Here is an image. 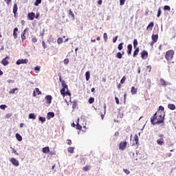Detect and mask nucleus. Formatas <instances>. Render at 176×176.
I'll list each match as a JSON object with an SVG mask.
<instances>
[{
    "label": "nucleus",
    "instance_id": "obj_1",
    "mask_svg": "<svg viewBox=\"0 0 176 176\" xmlns=\"http://www.w3.org/2000/svg\"><path fill=\"white\" fill-rule=\"evenodd\" d=\"M151 124H160L164 123V114L160 111H157L151 118Z\"/></svg>",
    "mask_w": 176,
    "mask_h": 176
},
{
    "label": "nucleus",
    "instance_id": "obj_15",
    "mask_svg": "<svg viewBox=\"0 0 176 176\" xmlns=\"http://www.w3.org/2000/svg\"><path fill=\"white\" fill-rule=\"evenodd\" d=\"M25 32H27V28H25L21 34V41L22 42H24V41H25Z\"/></svg>",
    "mask_w": 176,
    "mask_h": 176
},
{
    "label": "nucleus",
    "instance_id": "obj_49",
    "mask_svg": "<svg viewBox=\"0 0 176 176\" xmlns=\"http://www.w3.org/2000/svg\"><path fill=\"white\" fill-rule=\"evenodd\" d=\"M76 126L77 130H82V125L79 124V123H77Z\"/></svg>",
    "mask_w": 176,
    "mask_h": 176
},
{
    "label": "nucleus",
    "instance_id": "obj_31",
    "mask_svg": "<svg viewBox=\"0 0 176 176\" xmlns=\"http://www.w3.org/2000/svg\"><path fill=\"white\" fill-rule=\"evenodd\" d=\"M16 138L19 141H23V137H21L19 133H16Z\"/></svg>",
    "mask_w": 176,
    "mask_h": 176
},
{
    "label": "nucleus",
    "instance_id": "obj_46",
    "mask_svg": "<svg viewBox=\"0 0 176 176\" xmlns=\"http://www.w3.org/2000/svg\"><path fill=\"white\" fill-rule=\"evenodd\" d=\"M126 76H123L122 78L120 80V83L123 85V83L126 82Z\"/></svg>",
    "mask_w": 176,
    "mask_h": 176
},
{
    "label": "nucleus",
    "instance_id": "obj_43",
    "mask_svg": "<svg viewBox=\"0 0 176 176\" xmlns=\"http://www.w3.org/2000/svg\"><path fill=\"white\" fill-rule=\"evenodd\" d=\"M57 43H58V45H61V43H63V38L59 37L57 40Z\"/></svg>",
    "mask_w": 176,
    "mask_h": 176
},
{
    "label": "nucleus",
    "instance_id": "obj_61",
    "mask_svg": "<svg viewBox=\"0 0 176 176\" xmlns=\"http://www.w3.org/2000/svg\"><path fill=\"white\" fill-rule=\"evenodd\" d=\"M4 1L7 3V5H10V2H12V0H4Z\"/></svg>",
    "mask_w": 176,
    "mask_h": 176
},
{
    "label": "nucleus",
    "instance_id": "obj_63",
    "mask_svg": "<svg viewBox=\"0 0 176 176\" xmlns=\"http://www.w3.org/2000/svg\"><path fill=\"white\" fill-rule=\"evenodd\" d=\"M98 5H102V0H98Z\"/></svg>",
    "mask_w": 176,
    "mask_h": 176
},
{
    "label": "nucleus",
    "instance_id": "obj_4",
    "mask_svg": "<svg viewBox=\"0 0 176 176\" xmlns=\"http://www.w3.org/2000/svg\"><path fill=\"white\" fill-rule=\"evenodd\" d=\"M152 41L150 43L151 46H153L156 42H157L159 39V35L158 34H152L151 36Z\"/></svg>",
    "mask_w": 176,
    "mask_h": 176
},
{
    "label": "nucleus",
    "instance_id": "obj_7",
    "mask_svg": "<svg viewBox=\"0 0 176 176\" xmlns=\"http://www.w3.org/2000/svg\"><path fill=\"white\" fill-rule=\"evenodd\" d=\"M45 98L46 104H47V105H50V104H52V100H53V97H52L50 95H47Z\"/></svg>",
    "mask_w": 176,
    "mask_h": 176
},
{
    "label": "nucleus",
    "instance_id": "obj_28",
    "mask_svg": "<svg viewBox=\"0 0 176 176\" xmlns=\"http://www.w3.org/2000/svg\"><path fill=\"white\" fill-rule=\"evenodd\" d=\"M29 119H36V115H35V113L29 114Z\"/></svg>",
    "mask_w": 176,
    "mask_h": 176
},
{
    "label": "nucleus",
    "instance_id": "obj_59",
    "mask_svg": "<svg viewBox=\"0 0 176 176\" xmlns=\"http://www.w3.org/2000/svg\"><path fill=\"white\" fill-rule=\"evenodd\" d=\"M34 71H41V67L36 66L34 67Z\"/></svg>",
    "mask_w": 176,
    "mask_h": 176
},
{
    "label": "nucleus",
    "instance_id": "obj_64",
    "mask_svg": "<svg viewBox=\"0 0 176 176\" xmlns=\"http://www.w3.org/2000/svg\"><path fill=\"white\" fill-rule=\"evenodd\" d=\"M34 17H35V19H38L39 18V12H37Z\"/></svg>",
    "mask_w": 176,
    "mask_h": 176
},
{
    "label": "nucleus",
    "instance_id": "obj_38",
    "mask_svg": "<svg viewBox=\"0 0 176 176\" xmlns=\"http://www.w3.org/2000/svg\"><path fill=\"white\" fill-rule=\"evenodd\" d=\"M161 15H162V8H159L157 14V17H160Z\"/></svg>",
    "mask_w": 176,
    "mask_h": 176
},
{
    "label": "nucleus",
    "instance_id": "obj_20",
    "mask_svg": "<svg viewBox=\"0 0 176 176\" xmlns=\"http://www.w3.org/2000/svg\"><path fill=\"white\" fill-rule=\"evenodd\" d=\"M168 109H170V111H174L175 109V105L174 104H168Z\"/></svg>",
    "mask_w": 176,
    "mask_h": 176
},
{
    "label": "nucleus",
    "instance_id": "obj_45",
    "mask_svg": "<svg viewBox=\"0 0 176 176\" xmlns=\"http://www.w3.org/2000/svg\"><path fill=\"white\" fill-rule=\"evenodd\" d=\"M88 102H89V104H93V102H94V98L91 97V98L89 99Z\"/></svg>",
    "mask_w": 176,
    "mask_h": 176
},
{
    "label": "nucleus",
    "instance_id": "obj_56",
    "mask_svg": "<svg viewBox=\"0 0 176 176\" xmlns=\"http://www.w3.org/2000/svg\"><path fill=\"white\" fill-rule=\"evenodd\" d=\"M67 145H72V140L67 139Z\"/></svg>",
    "mask_w": 176,
    "mask_h": 176
},
{
    "label": "nucleus",
    "instance_id": "obj_10",
    "mask_svg": "<svg viewBox=\"0 0 176 176\" xmlns=\"http://www.w3.org/2000/svg\"><path fill=\"white\" fill-rule=\"evenodd\" d=\"M160 82L162 87H166V86H168V85H170V83L167 82V81L164 80L163 78H160Z\"/></svg>",
    "mask_w": 176,
    "mask_h": 176
},
{
    "label": "nucleus",
    "instance_id": "obj_11",
    "mask_svg": "<svg viewBox=\"0 0 176 176\" xmlns=\"http://www.w3.org/2000/svg\"><path fill=\"white\" fill-rule=\"evenodd\" d=\"M17 10H19V8L17 7V3H14L13 6V13H14V17H17Z\"/></svg>",
    "mask_w": 176,
    "mask_h": 176
},
{
    "label": "nucleus",
    "instance_id": "obj_6",
    "mask_svg": "<svg viewBox=\"0 0 176 176\" xmlns=\"http://www.w3.org/2000/svg\"><path fill=\"white\" fill-rule=\"evenodd\" d=\"M16 65H20L21 64H28V59H19L16 63Z\"/></svg>",
    "mask_w": 176,
    "mask_h": 176
},
{
    "label": "nucleus",
    "instance_id": "obj_36",
    "mask_svg": "<svg viewBox=\"0 0 176 176\" xmlns=\"http://www.w3.org/2000/svg\"><path fill=\"white\" fill-rule=\"evenodd\" d=\"M158 111H160V112H162V115H164V108L163 107V106H160Z\"/></svg>",
    "mask_w": 176,
    "mask_h": 176
},
{
    "label": "nucleus",
    "instance_id": "obj_62",
    "mask_svg": "<svg viewBox=\"0 0 176 176\" xmlns=\"http://www.w3.org/2000/svg\"><path fill=\"white\" fill-rule=\"evenodd\" d=\"M66 94H67V96H69V97H71V92H69V91H68V89H67V91H66Z\"/></svg>",
    "mask_w": 176,
    "mask_h": 176
},
{
    "label": "nucleus",
    "instance_id": "obj_9",
    "mask_svg": "<svg viewBox=\"0 0 176 176\" xmlns=\"http://www.w3.org/2000/svg\"><path fill=\"white\" fill-rule=\"evenodd\" d=\"M141 57H142V60H145L146 58H148V51L143 50L141 52Z\"/></svg>",
    "mask_w": 176,
    "mask_h": 176
},
{
    "label": "nucleus",
    "instance_id": "obj_41",
    "mask_svg": "<svg viewBox=\"0 0 176 176\" xmlns=\"http://www.w3.org/2000/svg\"><path fill=\"white\" fill-rule=\"evenodd\" d=\"M134 141L135 144H138V135L136 134L134 135Z\"/></svg>",
    "mask_w": 176,
    "mask_h": 176
},
{
    "label": "nucleus",
    "instance_id": "obj_26",
    "mask_svg": "<svg viewBox=\"0 0 176 176\" xmlns=\"http://www.w3.org/2000/svg\"><path fill=\"white\" fill-rule=\"evenodd\" d=\"M85 79L86 80H89L90 79V72L87 71L85 73Z\"/></svg>",
    "mask_w": 176,
    "mask_h": 176
},
{
    "label": "nucleus",
    "instance_id": "obj_51",
    "mask_svg": "<svg viewBox=\"0 0 176 176\" xmlns=\"http://www.w3.org/2000/svg\"><path fill=\"white\" fill-rule=\"evenodd\" d=\"M32 42L33 43H36V42H38V39L36 38V37H33V38H32Z\"/></svg>",
    "mask_w": 176,
    "mask_h": 176
},
{
    "label": "nucleus",
    "instance_id": "obj_44",
    "mask_svg": "<svg viewBox=\"0 0 176 176\" xmlns=\"http://www.w3.org/2000/svg\"><path fill=\"white\" fill-rule=\"evenodd\" d=\"M12 116H13V114L11 113H7V114L6 115V119H9V118H12Z\"/></svg>",
    "mask_w": 176,
    "mask_h": 176
},
{
    "label": "nucleus",
    "instance_id": "obj_16",
    "mask_svg": "<svg viewBox=\"0 0 176 176\" xmlns=\"http://www.w3.org/2000/svg\"><path fill=\"white\" fill-rule=\"evenodd\" d=\"M8 60H9V56H6L5 58H3L1 61V64H3V65H8V64H9V61H8Z\"/></svg>",
    "mask_w": 176,
    "mask_h": 176
},
{
    "label": "nucleus",
    "instance_id": "obj_50",
    "mask_svg": "<svg viewBox=\"0 0 176 176\" xmlns=\"http://www.w3.org/2000/svg\"><path fill=\"white\" fill-rule=\"evenodd\" d=\"M146 71H148V72H151V71H152V66L151 65H148V66H146Z\"/></svg>",
    "mask_w": 176,
    "mask_h": 176
},
{
    "label": "nucleus",
    "instance_id": "obj_2",
    "mask_svg": "<svg viewBox=\"0 0 176 176\" xmlns=\"http://www.w3.org/2000/svg\"><path fill=\"white\" fill-rule=\"evenodd\" d=\"M174 54H175V52L173 50H170L166 52L165 58L168 63H171V61H173Z\"/></svg>",
    "mask_w": 176,
    "mask_h": 176
},
{
    "label": "nucleus",
    "instance_id": "obj_18",
    "mask_svg": "<svg viewBox=\"0 0 176 176\" xmlns=\"http://www.w3.org/2000/svg\"><path fill=\"white\" fill-rule=\"evenodd\" d=\"M43 153H49L50 152V148L49 146H45L43 148Z\"/></svg>",
    "mask_w": 176,
    "mask_h": 176
},
{
    "label": "nucleus",
    "instance_id": "obj_13",
    "mask_svg": "<svg viewBox=\"0 0 176 176\" xmlns=\"http://www.w3.org/2000/svg\"><path fill=\"white\" fill-rule=\"evenodd\" d=\"M28 19L31 21L34 20V19H35V13L34 12H29L28 14Z\"/></svg>",
    "mask_w": 176,
    "mask_h": 176
},
{
    "label": "nucleus",
    "instance_id": "obj_34",
    "mask_svg": "<svg viewBox=\"0 0 176 176\" xmlns=\"http://www.w3.org/2000/svg\"><path fill=\"white\" fill-rule=\"evenodd\" d=\"M74 149L75 148L74 147H69L67 148V151L69 152V153H74Z\"/></svg>",
    "mask_w": 176,
    "mask_h": 176
},
{
    "label": "nucleus",
    "instance_id": "obj_21",
    "mask_svg": "<svg viewBox=\"0 0 176 176\" xmlns=\"http://www.w3.org/2000/svg\"><path fill=\"white\" fill-rule=\"evenodd\" d=\"M72 109H76V107H78V101L74 100L72 102Z\"/></svg>",
    "mask_w": 176,
    "mask_h": 176
},
{
    "label": "nucleus",
    "instance_id": "obj_57",
    "mask_svg": "<svg viewBox=\"0 0 176 176\" xmlns=\"http://www.w3.org/2000/svg\"><path fill=\"white\" fill-rule=\"evenodd\" d=\"M118 36H116L115 38H113V43H116V41H118Z\"/></svg>",
    "mask_w": 176,
    "mask_h": 176
},
{
    "label": "nucleus",
    "instance_id": "obj_39",
    "mask_svg": "<svg viewBox=\"0 0 176 176\" xmlns=\"http://www.w3.org/2000/svg\"><path fill=\"white\" fill-rule=\"evenodd\" d=\"M164 10H168V12H170V10H171V8H170L169 6H164Z\"/></svg>",
    "mask_w": 176,
    "mask_h": 176
},
{
    "label": "nucleus",
    "instance_id": "obj_8",
    "mask_svg": "<svg viewBox=\"0 0 176 176\" xmlns=\"http://www.w3.org/2000/svg\"><path fill=\"white\" fill-rule=\"evenodd\" d=\"M126 146H127V142H121L120 143L119 148L121 151H124V149H126Z\"/></svg>",
    "mask_w": 176,
    "mask_h": 176
},
{
    "label": "nucleus",
    "instance_id": "obj_40",
    "mask_svg": "<svg viewBox=\"0 0 176 176\" xmlns=\"http://www.w3.org/2000/svg\"><path fill=\"white\" fill-rule=\"evenodd\" d=\"M16 90H19V89H18V88L12 89L10 91V94H14Z\"/></svg>",
    "mask_w": 176,
    "mask_h": 176
},
{
    "label": "nucleus",
    "instance_id": "obj_33",
    "mask_svg": "<svg viewBox=\"0 0 176 176\" xmlns=\"http://www.w3.org/2000/svg\"><path fill=\"white\" fill-rule=\"evenodd\" d=\"M123 45H124V43H121L118 45V50H123Z\"/></svg>",
    "mask_w": 176,
    "mask_h": 176
},
{
    "label": "nucleus",
    "instance_id": "obj_48",
    "mask_svg": "<svg viewBox=\"0 0 176 176\" xmlns=\"http://www.w3.org/2000/svg\"><path fill=\"white\" fill-rule=\"evenodd\" d=\"M42 46H43V49L47 48V46L46 45V43L45 42V41H42Z\"/></svg>",
    "mask_w": 176,
    "mask_h": 176
},
{
    "label": "nucleus",
    "instance_id": "obj_32",
    "mask_svg": "<svg viewBox=\"0 0 176 176\" xmlns=\"http://www.w3.org/2000/svg\"><path fill=\"white\" fill-rule=\"evenodd\" d=\"M137 46H138V41H137V39H134L133 40V47H134V49H136Z\"/></svg>",
    "mask_w": 176,
    "mask_h": 176
},
{
    "label": "nucleus",
    "instance_id": "obj_17",
    "mask_svg": "<svg viewBox=\"0 0 176 176\" xmlns=\"http://www.w3.org/2000/svg\"><path fill=\"white\" fill-rule=\"evenodd\" d=\"M17 31H19L18 28H14L13 30V36L14 38L17 39Z\"/></svg>",
    "mask_w": 176,
    "mask_h": 176
},
{
    "label": "nucleus",
    "instance_id": "obj_24",
    "mask_svg": "<svg viewBox=\"0 0 176 176\" xmlns=\"http://www.w3.org/2000/svg\"><path fill=\"white\" fill-rule=\"evenodd\" d=\"M138 53H140V48L137 47L133 52V57H137V56L138 55Z\"/></svg>",
    "mask_w": 176,
    "mask_h": 176
},
{
    "label": "nucleus",
    "instance_id": "obj_29",
    "mask_svg": "<svg viewBox=\"0 0 176 176\" xmlns=\"http://www.w3.org/2000/svg\"><path fill=\"white\" fill-rule=\"evenodd\" d=\"M65 89H64V88H62L61 89H60V94L63 96V97H65V96H66V92H65Z\"/></svg>",
    "mask_w": 176,
    "mask_h": 176
},
{
    "label": "nucleus",
    "instance_id": "obj_23",
    "mask_svg": "<svg viewBox=\"0 0 176 176\" xmlns=\"http://www.w3.org/2000/svg\"><path fill=\"white\" fill-rule=\"evenodd\" d=\"M62 86H63L62 89H65L68 90V85L65 82V80L62 81Z\"/></svg>",
    "mask_w": 176,
    "mask_h": 176
},
{
    "label": "nucleus",
    "instance_id": "obj_19",
    "mask_svg": "<svg viewBox=\"0 0 176 176\" xmlns=\"http://www.w3.org/2000/svg\"><path fill=\"white\" fill-rule=\"evenodd\" d=\"M54 116V113L53 112H48L47 115V119L48 120H50L51 118H53Z\"/></svg>",
    "mask_w": 176,
    "mask_h": 176
},
{
    "label": "nucleus",
    "instance_id": "obj_5",
    "mask_svg": "<svg viewBox=\"0 0 176 176\" xmlns=\"http://www.w3.org/2000/svg\"><path fill=\"white\" fill-rule=\"evenodd\" d=\"M10 162L12 163V164H13V166H14L15 167H19L20 166V162H19V160H17L16 158L14 157H12L10 160Z\"/></svg>",
    "mask_w": 176,
    "mask_h": 176
},
{
    "label": "nucleus",
    "instance_id": "obj_25",
    "mask_svg": "<svg viewBox=\"0 0 176 176\" xmlns=\"http://www.w3.org/2000/svg\"><path fill=\"white\" fill-rule=\"evenodd\" d=\"M116 58H119L120 60L121 58H123V54H122V52H118L116 55Z\"/></svg>",
    "mask_w": 176,
    "mask_h": 176
},
{
    "label": "nucleus",
    "instance_id": "obj_3",
    "mask_svg": "<svg viewBox=\"0 0 176 176\" xmlns=\"http://www.w3.org/2000/svg\"><path fill=\"white\" fill-rule=\"evenodd\" d=\"M159 139L157 140V145L162 146L164 144V135L163 133H160L158 135Z\"/></svg>",
    "mask_w": 176,
    "mask_h": 176
},
{
    "label": "nucleus",
    "instance_id": "obj_12",
    "mask_svg": "<svg viewBox=\"0 0 176 176\" xmlns=\"http://www.w3.org/2000/svg\"><path fill=\"white\" fill-rule=\"evenodd\" d=\"M131 52H133V45L129 44L127 45V54H128V56H131Z\"/></svg>",
    "mask_w": 176,
    "mask_h": 176
},
{
    "label": "nucleus",
    "instance_id": "obj_22",
    "mask_svg": "<svg viewBox=\"0 0 176 176\" xmlns=\"http://www.w3.org/2000/svg\"><path fill=\"white\" fill-rule=\"evenodd\" d=\"M68 14H69V17L71 16L72 20H75V14H74L72 10H69Z\"/></svg>",
    "mask_w": 176,
    "mask_h": 176
},
{
    "label": "nucleus",
    "instance_id": "obj_27",
    "mask_svg": "<svg viewBox=\"0 0 176 176\" xmlns=\"http://www.w3.org/2000/svg\"><path fill=\"white\" fill-rule=\"evenodd\" d=\"M131 93V94H137V88H135V87H132Z\"/></svg>",
    "mask_w": 176,
    "mask_h": 176
},
{
    "label": "nucleus",
    "instance_id": "obj_58",
    "mask_svg": "<svg viewBox=\"0 0 176 176\" xmlns=\"http://www.w3.org/2000/svg\"><path fill=\"white\" fill-rule=\"evenodd\" d=\"M124 173H125V174H127V175H129V174H130V172L129 170L127 169H123Z\"/></svg>",
    "mask_w": 176,
    "mask_h": 176
},
{
    "label": "nucleus",
    "instance_id": "obj_37",
    "mask_svg": "<svg viewBox=\"0 0 176 176\" xmlns=\"http://www.w3.org/2000/svg\"><path fill=\"white\" fill-rule=\"evenodd\" d=\"M38 120H40V122H41L42 123H45V122H46V118H43V117H39Z\"/></svg>",
    "mask_w": 176,
    "mask_h": 176
},
{
    "label": "nucleus",
    "instance_id": "obj_47",
    "mask_svg": "<svg viewBox=\"0 0 176 176\" xmlns=\"http://www.w3.org/2000/svg\"><path fill=\"white\" fill-rule=\"evenodd\" d=\"M11 149H12V153H14L16 156H19V153H17V151L13 148L11 147Z\"/></svg>",
    "mask_w": 176,
    "mask_h": 176
},
{
    "label": "nucleus",
    "instance_id": "obj_55",
    "mask_svg": "<svg viewBox=\"0 0 176 176\" xmlns=\"http://www.w3.org/2000/svg\"><path fill=\"white\" fill-rule=\"evenodd\" d=\"M63 63L65 65H67V64H68V63H69V59L68 58H65L64 60H63Z\"/></svg>",
    "mask_w": 176,
    "mask_h": 176
},
{
    "label": "nucleus",
    "instance_id": "obj_14",
    "mask_svg": "<svg viewBox=\"0 0 176 176\" xmlns=\"http://www.w3.org/2000/svg\"><path fill=\"white\" fill-rule=\"evenodd\" d=\"M154 25H155V23H153V21H151V22L148 24V25L147 26L146 30H147V31H152V30H153Z\"/></svg>",
    "mask_w": 176,
    "mask_h": 176
},
{
    "label": "nucleus",
    "instance_id": "obj_60",
    "mask_svg": "<svg viewBox=\"0 0 176 176\" xmlns=\"http://www.w3.org/2000/svg\"><path fill=\"white\" fill-rule=\"evenodd\" d=\"M115 100H116V104H117L118 105H119V104H120L119 98H118V97H116V98H115Z\"/></svg>",
    "mask_w": 176,
    "mask_h": 176
},
{
    "label": "nucleus",
    "instance_id": "obj_54",
    "mask_svg": "<svg viewBox=\"0 0 176 176\" xmlns=\"http://www.w3.org/2000/svg\"><path fill=\"white\" fill-rule=\"evenodd\" d=\"M124 2H126V0H120V6H123V5H124Z\"/></svg>",
    "mask_w": 176,
    "mask_h": 176
},
{
    "label": "nucleus",
    "instance_id": "obj_53",
    "mask_svg": "<svg viewBox=\"0 0 176 176\" xmlns=\"http://www.w3.org/2000/svg\"><path fill=\"white\" fill-rule=\"evenodd\" d=\"M6 108H8V106H6V104L0 105V109H5Z\"/></svg>",
    "mask_w": 176,
    "mask_h": 176
},
{
    "label": "nucleus",
    "instance_id": "obj_42",
    "mask_svg": "<svg viewBox=\"0 0 176 176\" xmlns=\"http://www.w3.org/2000/svg\"><path fill=\"white\" fill-rule=\"evenodd\" d=\"M103 38L104 39V42H107V41H108V34L107 33H104Z\"/></svg>",
    "mask_w": 176,
    "mask_h": 176
},
{
    "label": "nucleus",
    "instance_id": "obj_30",
    "mask_svg": "<svg viewBox=\"0 0 176 176\" xmlns=\"http://www.w3.org/2000/svg\"><path fill=\"white\" fill-rule=\"evenodd\" d=\"M42 3V0H36L34 2V6H39Z\"/></svg>",
    "mask_w": 176,
    "mask_h": 176
},
{
    "label": "nucleus",
    "instance_id": "obj_52",
    "mask_svg": "<svg viewBox=\"0 0 176 176\" xmlns=\"http://www.w3.org/2000/svg\"><path fill=\"white\" fill-rule=\"evenodd\" d=\"M35 91H36V93H38V96L42 94V91H39V88H36Z\"/></svg>",
    "mask_w": 176,
    "mask_h": 176
},
{
    "label": "nucleus",
    "instance_id": "obj_35",
    "mask_svg": "<svg viewBox=\"0 0 176 176\" xmlns=\"http://www.w3.org/2000/svg\"><path fill=\"white\" fill-rule=\"evenodd\" d=\"M83 171H89L90 170V166L87 165L82 168Z\"/></svg>",
    "mask_w": 176,
    "mask_h": 176
}]
</instances>
